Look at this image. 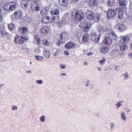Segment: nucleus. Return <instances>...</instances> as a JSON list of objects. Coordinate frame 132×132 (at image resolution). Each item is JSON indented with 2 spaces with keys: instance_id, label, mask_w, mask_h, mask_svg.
Returning a JSON list of instances; mask_svg holds the SVG:
<instances>
[{
  "instance_id": "e2e57ef3",
  "label": "nucleus",
  "mask_w": 132,
  "mask_h": 132,
  "mask_svg": "<svg viewBox=\"0 0 132 132\" xmlns=\"http://www.w3.org/2000/svg\"><path fill=\"white\" fill-rule=\"evenodd\" d=\"M97 70L99 71H101L102 70V69L100 67H98L97 68Z\"/></svg>"
},
{
  "instance_id": "2f4dec72",
  "label": "nucleus",
  "mask_w": 132,
  "mask_h": 132,
  "mask_svg": "<svg viewBox=\"0 0 132 132\" xmlns=\"http://www.w3.org/2000/svg\"><path fill=\"white\" fill-rule=\"evenodd\" d=\"M120 49L121 51H124L127 49V46L125 44H123L120 46Z\"/></svg>"
},
{
  "instance_id": "49530a36",
  "label": "nucleus",
  "mask_w": 132,
  "mask_h": 132,
  "mask_svg": "<svg viewBox=\"0 0 132 132\" xmlns=\"http://www.w3.org/2000/svg\"><path fill=\"white\" fill-rule=\"evenodd\" d=\"M2 9L0 8V22H2L3 20L2 16Z\"/></svg>"
},
{
  "instance_id": "4c0bfd02",
  "label": "nucleus",
  "mask_w": 132,
  "mask_h": 132,
  "mask_svg": "<svg viewBox=\"0 0 132 132\" xmlns=\"http://www.w3.org/2000/svg\"><path fill=\"white\" fill-rule=\"evenodd\" d=\"M45 116H43L39 118V119L41 122H44L45 120Z\"/></svg>"
},
{
  "instance_id": "de8ad7c7",
  "label": "nucleus",
  "mask_w": 132,
  "mask_h": 132,
  "mask_svg": "<svg viewBox=\"0 0 132 132\" xmlns=\"http://www.w3.org/2000/svg\"><path fill=\"white\" fill-rule=\"evenodd\" d=\"M60 67L62 69H65L66 67V66L65 65L61 64L60 65Z\"/></svg>"
},
{
  "instance_id": "3c124183",
  "label": "nucleus",
  "mask_w": 132,
  "mask_h": 132,
  "mask_svg": "<svg viewBox=\"0 0 132 132\" xmlns=\"http://www.w3.org/2000/svg\"><path fill=\"white\" fill-rule=\"evenodd\" d=\"M67 75V74L64 73H60V76L61 77H62L64 76H66Z\"/></svg>"
},
{
  "instance_id": "6ab92c4d",
  "label": "nucleus",
  "mask_w": 132,
  "mask_h": 132,
  "mask_svg": "<svg viewBox=\"0 0 132 132\" xmlns=\"http://www.w3.org/2000/svg\"><path fill=\"white\" fill-rule=\"evenodd\" d=\"M109 36L112 37L113 39L116 40L118 37L116 34L112 31H110L109 33Z\"/></svg>"
},
{
  "instance_id": "c756f323",
  "label": "nucleus",
  "mask_w": 132,
  "mask_h": 132,
  "mask_svg": "<svg viewBox=\"0 0 132 132\" xmlns=\"http://www.w3.org/2000/svg\"><path fill=\"white\" fill-rule=\"evenodd\" d=\"M108 4L109 6H113L115 5L114 0H109L108 3Z\"/></svg>"
},
{
  "instance_id": "bf43d9fd",
  "label": "nucleus",
  "mask_w": 132,
  "mask_h": 132,
  "mask_svg": "<svg viewBox=\"0 0 132 132\" xmlns=\"http://www.w3.org/2000/svg\"><path fill=\"white\" fill-rule=\"evenodd\" d=\"M94 115L97 116V117H98L99 116V113H98V112H95V113H94Z\"/></svg>"
},
{
  "instance_id": "13d9d810",
  "label": "nucleus",
  "mask_w": 132,
  "mask_h": 132,
  "mask_svg": "<svg viewBox=\"0 0 132 132\" xmlns=\"http://www.w3.org/2000/svg\"><path fill=\"white\" fill-rule=\"evenodd\" d=\"M94 54V53L92 52H90L87 54V55L89 56L91 55H92Z\"/></svg>"
},
{
  "instance_id": "0eeeda50",
  "label": "nucleus",
  "mask_w": 132,
  "mask_h": 132,
  "mask_svg": "<svg viewBox=\"0 0 132 132\" xmlns=\"http://www.w3.org/2000/svg\"><path fill=\"white\" fill-rule=\"evenodd\" d=\"M69 33L67 32H64L60 35V39L62 41H67L68 39Z\"/></svg>"
},
{
  "instance_id": "603ef678",
  "label": "nucleus",
  "mask_w": 132,
  "mask_h": 132,
  "mask_svg": "<svg viewBox=\"0 0 132 132\" xmlns=\"http://www.w3.org/2000/svg\"><path fill=\"white\" fill-rule=\"evenodd\" d=\"M64 53L67 55H68L69 54V51L68 50L65 51H64Z\"/></svg>"
},
{
  "instance_id": "bb28decb",
  "label": "nucleus",
  "mask_w": 132,
  "mask_h": 132,
  "mask_svg": "<svg viewBox=\"0 0 132 132\" xmlns=\"http://www.w3.org/2000/svg\"><path fill=\"white\" fill-rule=\"evenodd\" d=\"M119 3L121 6H125L127 3V1L126 0H118Z\"/></svg>"
},
{
  "instance_id": "37998d69",
  "label": "nucleus",
  "mask_w": 132,
  "mask_h": 132,
  "mask_svg": "<svg viewBox=\"0 0 132 132\" xmlns=\"http://www.w3.org/2000/svg\"><path fill=\"white\" fill-rule=\"evenodd\" d=\"M20 37L18 36H16L15 38V41L16 43H19V42Z\"/></svg>"
},
{
  "instance_id": "a19ab883",
  "label": "nucleus",
  "mask_w": 132,
  "mask_h": 132,
  "mask_svg": "<svg viewBox=\"0 0 132 132\" xmlns=\"http://www.w3.org/2000/svg\"><path fill=\"white\" fill-rule=\"evenodd\" d=\"M14 24L12 23L10 24L9 26V28L10 30H11L13 29L14 27Z\"/></svg>"
},
{
  "instance_id": "b1692460",
  "label": "nucleus",
  "mask_w": 132,
  "mask_h": 132,
  "mask_svg": "<svg viewBox=\"0 0 132 132\" xmlns=\"http://www.w3.org/2000/svg\"><path fill=\"white\" fill-rule=\"evenodd\" d=\"M120 41L122 43H127L129 40V38L127 36H122L120 37Z\"/></svg>"
},
{
  "instance_id": "ea45409f",
  "label": "nucleus",
  "mask_w": 132,
  "mask_h": 132,
  "mask_svg": "<svg viewBox=\"0 0 132 132\" xmlns=\"http://www.w3.org/2000/svg\"><path fill=\"white\" fill-rule=\"evenodd\" d=\"M1 34L4 36H8L9 35V34L5 31H3L1 32Z\"/></svg>"
},
{
  "instance_id": "5701e85b",
  "label": "nucleus",
  "mask_w": 132,
  "mask_h": 132,
  "mask_svg": "<svg viewBox=\"0 0 132 132\" xmlns=\"http://www.w3.org/2000/svg\"><path fill=\"white\" fill-rule=\"evenodd\" d=\"M98 31L100 32L99 34L101 35V33H102L107 30V28L105 27H102L100 26L98 27Z\"/></svg>"
},
{
  "instance_id": "a18cd8bd",
  "label": "nucleus",
  "mask_w": 132,
  "mask_h": 132,
  "mask_svg": "<svg viewBox=\"0 0 132 132\" xmlns=\"http://www.w3.org/2000/svg\"><path fill=\"white\" fill-rule=\"evenodd\" d=\"M41 50L40 48H36L35 50V52L37 53H39L41 52Z\"/></svg>"
},
{
  "instance_id": "c85d7f7f",
  "label": "nucleus",
  "mask_w": 132,
  "mask_h": 132,
  "mask_svg": "<svg viewBox=\"0 0 132 132\" xmlns=\"http://www.w3.org/2000/svg\"><path fill=\"white\" fill-rule=\"evenodd\" d=\"M28 39V38L26 37H22L20 38L19 43L22 44L23 43L24 40H27Z\"/></svg>"
},
{
  "instance_id": "a211bd4d",
  "label": "nucleus",
  "mask_w": 132,
  "mask_h": 132,
  "mask_svg": "<svg viewBox=\"0 0 132 132\" xmlns=\"http://www.w3.org/2000/svg\"><path fill=\"white\" fill-rule=\"evenodd\" d=\"M52 52L53 56H56L59 55V54L61 53V50L60 49H54L53 50Z\"/></svg>"
},
{
  "instance_id": "f03ea898",
  "label": "nucleus",
  "mask_w": 132,
  "mask_h": 132,
  "mask_svg": "<svg viewBox=\"0 0 132 132\" xmlns=\"http://www.w3.org/2000/svg\"><path fill=\"white\" fill-rule=\"evenodd\" d=\"M16 6V4L15 3L10 2L5 4L4 8L7 11H12L15 9Z\"/></svg>"
},
{
  "instance_id": "7ed1b4c3",
  "label": "nucleus",
  "mask_w": 132,
  "mask_h": 132,
  "mask_svg": "<svg viewBox=\"0 0 132 132\" xmlns=\"http://www.w3.org/2000/svg\"><path fill=\"white\" fill-rule=\"evenodd\" d=\"M86 15L87 18L90 20H92L95 19L96 15L92 11L87 10L86 12Z\"/></svg>"
},
{
  "instance_id": "f257e3e1",
  "label": "nucleus",
  "mask_w": 132,
  "mask_h": 132,
  "mask_svg": "<svg viewBox=\"0 0 132 132\" xmlns=\"http://www.w3.org/2000/svg\"><path fill=\"white\" fill-rule=\"evenodd\" d=\"M71 16L73 20L77 22L81 20L83 18L84 15L82 12L80 11L74 10L72 12Z\"/></svg>"
},
{
  "instance_id": "6e6552de",
  "label": "nucleus",
  "mask_w": 132,
  "mask_h": 132,
  "mask_svg": "<svg viewBox=\"0 0 132 132\" xmlns=\"http://www.w3.org/2000/svg\"><path fill=\"white\" fill-rule=\"evenodd\" d=\"M91 25L89 21H85L84 23L82 24V27L84 28L85 31L86 32L89 30Z\"/></svg>"
},
{
  "instance_id": "f8f14e48",
  "label": "nucleus",
  "mask_w": 132,
  "mask_h": 132,
  "mask_svg": "<svg viewBox=\"0 0 132 132\" xmlns=\"http://www.w3.org/2000/svg\"><path fill=\"white\" fill-rule=\"evenodd\" d=\"M76 44L74 43L73 42H70L66 44L65 47L68 49H70L72 48H74Z\"/></svg>"
},
{
  "instance_id": "58836bf2",
  "label": "nucleus",
  "mask_w": 132,
  "mask_h": 132,
  "mask_svg": "<svg viewBox=\"0 0 132 132\" xmlns=\"http://www.w3.org/2000/svg\"><path fill=\"white\" fill-rule=\"evenodd\" d=\"M36 83L39 85H41L43 83V81L41 80H36Z\"/></svg>"
},
{
  "instance_id": "cd10ccee",
  "label": "nucleus",
  "mask_w": 132,
  "mask_h": 132,
  "mask_svg": "<svg viewBox=\"0 0 132 132\" xmlns=\"http://www.w3.org/2000/svg\"><path fill=\"white\" fill-rule=\"evenodd\" d=\"M120 117L123 121H125L127 120V118L125 115V112H122L121 113Z\"/></svg>"
},
{
  "instance_id": "69168bd1",
  "label": "nucleus",
  "mask_w": 132,
  "mask_h": 132,
  "mask_svg": "<svg viewBox=\"0 0 132 132\" xmlns=\"http://www.w3.org/2000/svg\"><path fill=\"white\" fill-rule=\"evenodd\" d=\"M129 56H130V57L132 58V52L129 54Z\"/></svg>"
},
{
  "instance_id": "7c9ffc66",
  "label": "nucleus",
  "mask_w": 132,
  "mask_h": 132,
  "mask_svg": "<svg viewBox=\"0 0 132 132\" xmlns=\"http://www.w3.org/2000/svg\"><path fill=\"white\" fill-rule=\"evenodd\" d=\"M34 39L36 40L37 44L39 45L40 44V40L39 38L38 35H36L34 37Z\"/></svg>"
},
{
  "instance_id": "680f3d73",
  "label": "nucleus",
  "mask_w": 132,
  "mask_h": 132,
  "mask_svg": "<svg viewBox=\"0 0 132 132\" xmlns=\"http://www.w3.org/2000/svg\"><path fill=\"white\" fill-rule=\"evenodd\" d=\"M88 64V63L87 62L85 61V62H84V64L86 65H87Z\"/></svg>"
},
{
  "instance_id": "8fccbe9b",
  "label": "nucleus",
  "mask_w": 132,
  "mask_h": 132,
  "mask_svg": "<svg viewBox=\"0 0 132 132\" xmlns=\"http://www.w3.org/2000/svg\"><path fill=\"white\" fill-rule=\"evenodd\" d=\"M125 110L126 111V112L127 113H129L131 111L130 109L129 108L127 107L125 108Z\"/></svg>"
},
{
  "instance_id": "dca6fc26",
  "label": "nucleus",
  "mask_w": 132,
  "mask_h": 132,
  "mask_svg": "<svg viewBox=\"0 0 132 132\" xmlns=\"http://www.w3.org/2000/svg\"><path fill=\"white\" fill-rule=\"evenodd\" d=\"M60 4L61 6H66L69 3V1L68 0H59Z\"/></svg>"
},
{
  "instance_id": "a878e982",
  "label": "nucleus",
  "mask_w": 132,
  "mask_h": 132,
  "mask_svg": "<svg viewBox=\"0 0 132 132\" xmlns=\"http://www.w3.org/2000/svg\"><path fill=\"white\" fill-rule=\"evenodd\" d=\"M89 39V36L87 34L84 35L82 39L83 42H87Z\"/></svg>"
},
{
  "instance_id": "423d86ee",
  "label": "nucleus",
  "mask_w": 132,
  "mask_h": 132,
  "mask_svg": "<svg viewBox=\"0 0 132 132\" xmlns=\"http://www.w3.org/2000/svg\"><path fill=\"white\" fill-rule=\"evenodd\" d=\"M116 28L120 32H122L125 30L126 29V26L122 23H117L116 26Z\"/></svg>"
},
{
  "instance_id": "9b49d317",
  "label": "nucleus",
  "mask_w": 132,
  "mask_h": 132,
  "mask_svg": "<svg viewBox=\"0 0 132 132\" xmlns=\"http://www.w3.org/2000/svg\"><path fill=\"white\" fill-rule=\"evenodd\" d=\"M14 15L15 18L19 19L21 18L22 16L23 15V14L21 11L17 10L14 13Z\"/></svg>"
},
{
  "instance_id": "72a5a7b5",
  "label": "nucleus",
  "mask_w": 132,
  "mask_h": 132,
  "mask_svg": "<svg viewBox=\"0 0 132 132\" xmlns=\"http://www.w3.org/2000/svg\"><path fill=\"white\" fill-rule=\"evenodd\" d=\"M42 42L46 46H48L49 44V42L45 39L42 40Z\"/></svg>"
},
{
  "instance_id": "6e6d98bb",
  "label": "nucleus",
  "mask_w": 132,
  "mask_h": 132,
  "mask_svg": "<svg viewBox=\"0 0 132 132\" xmlns=\"http://www.w3.org/2000/svg\"><path fill=\"white\" fill-rule=\"evenodd\" d=\"M35 10L37 11H38L40 10L39 7V6H37L35 7Z\"/></svg>"
},
{
  "instance_id": "4d7b16f0",
  "label": "nucleus",
  "mask_w": 132,
  "mask_h": 132,
  "mask_svg": "<svg viewBox=\"0 0 132 132\" xmlns=\"http://www.w3.org/2000/svg\"><path fill=\"white\" fill-rule=\"evenodd\" d=\"M89 83L90 81L89 80H88L86 82V84L85 85V86L86 87H87L88 86Z\"/></svg>"
},
{
  "instance_id": "39448f33",
  "label": "nucleus",
  "mask_w": 132,
  "mask_h": 132,
  "mask_svg": "<svg viewBox=\"0 0 132 132\" xmlns=\"http://www.w3.org/2000/svg\"><path fill=\"white\" fill-rule=\"evenodd\" d=\"M116 14L115 11L112 9L109 10L107 13V18L109 19H110L114 17Z\"/></svg>"
},
{
  "instance_id": "1a4fd4ad",
  "label": "nucleus",
  "mask_w": 132,
  "mask_h": 132,
  "mask_svg": "<svg viewBox=\"0 0 132 132\" xmlns=\"http://www.w3.org/2000/svg\"><path fill=\"white\" fill-rule=\"evenodd\" d=\"M19 30L20 32L21 35H23L27 33V28L24 26H20L19 28Z\"/></svg>"
},
{
  "instance_id": "ddd939ff",
  "label": "nucleus",
  "mask_w": 132,
  "mask_h": 132,
  "mask_svg": "<svg viewBox=\"0 0 132 132\" xmlns=\"http://www.w3.org/2000/svg\"><path fill=\"white\" fill-rule=\"evenodd\" d=\"M43 55L46 58H48L51 56L50 52L48 50L44 48L43 50Z\"/></svg>"
},
{
  "instance_id": "2eb2a0df",
  "label": "nucleus",
  "mask_w": 132,
  "mask_h": 132,
  "mask_svg": "<svg viewBox=\"0 0 132 132\" xmlns=\"http://www.w3.org/2000/svg\"><path fill=\"white\" fill-rule=\"evenodd\" d=\"M98 2V0H89V5L91 6H96Z\"/></svg>"
},
{
  "instance_id": "473e14b6",
  "label": "nucleus",
  "mask_w": 132,
  "mask_h": 132,
  "mask_svg": "<svg viewBox=\"0 0 132 132\" xmlns=\"http://www.w3.org/2000/svg\"><path fill=\"white\" fill-rule=\"evenodd\" d=\"M123 102V101H121L118 102L116 105V106H117L116 108L117 109L120 106H122V104Z\"/></svg>"
},
{
  "instance_id": "4468645a",
  "label": "nucleus",
  "mask_w": 132,
  "mask_h": 132,
  "mask_svg": "<svg viewBox=\"0 0 132 132\" xmlns=\"http://www.w3.org/2000/svg\"><path fill=\"white\" fill-rule=\"evenodd\" d=\"M103 42L105 44L108 45H110L112 43L111 39L109 37H105Z\"/></svg>"
},
{
  "instance_id": "79ce46f5",
  "label": "nucleus",
  "mask_w": 132,
  "mask_h": 132,
  "mask_svg": "<svg viewBox=\"0 0 132 132\" xmlns=\"http://www.w3.org/2000/svg\"><path fill=\"white\" fill-rule=\"evenodd\" d=\"M105 61V59L103 58L101 60H99L98 61V62L100 64L102 65H103Z\"/></svg>"
},
{
  "instance_id": "9d476101",
  "label": "nucleus",
  "mask_w": 132,
  "mask_h": 132,
  "mask_svg": "<svg viewBox=\"0 0 132 132\" xmlns=\"http://www.w3.org/2000/svg\"><path fill=\"white\" fill-rule=\"evenodd\" d=\"M21 6L23 9L27 7L29 5V1L28 0H21Z\"/></svg>"
},
{
  "instance_id": "0e129e2a",
  "label": "nucleus",
  "mask_w": 132,
  "mask_h": 132,
  "mask_svg": "<svg viewBox=\"0 0 132 132\" xmlns=\"http://www.w3.org/2000/svg\"><path fill=\"white\" fill-rule=\"evenodd\" d=\"M3 61H4V60H3L2 59V57L0 56V62H3Z\"/></svg>"
},
{
  "instance_id": "864d4df0",
  "label": "nucleus",
  "mask_w": 132,
  "mask_h": 132,
  "mask_svg": "<svg viewBox=\"0 0 132 132\" xmlns=\"http://www.w3.org/2000/svg\"><path fill=\"white\" fill-rule=\"evenodd\" d=\"M17 109V106H15L14 105H13L12 106V110H16Z\"/></svg>"
},
{
  "instance_id": "393cba45",
  "label": "nucleus",
  "mask_w": 132,
  "mask_h": 132,
  "mask_svg": "<svg viewBox=\"0 0 132 132\" xmlns=\"http://www.w3.org/2000/svg\"><path fill=\"white\" fill-rule=\"evenodd\" d=\"M50 17L48 16H46L43 17L42 19V21L45 23H47L50 22Z\"/></svg>"
},
{
  "instance_id": "5fc2aeb1",
  "label": "nucleus",
  "mask_w": 132,
  "mask_h": 132,
  "mask_svg": "<svg viewBox=\"0 0 132 132\" xmlns=\"http://www.w3.org/2000/svg\"><path fill=\"white\" fill-rule=\"evenodd\" d=\"M110 126L112 129H114L115 127V125L113 123H111L110 124Z\"/></svg>"
},
{
  "instance_id": "052dcab7",
  "label": "nucleus",
  "mask_w": 132,
  "mask_h": 132,
  "mask_svg": "<svg viewBox=\"0 0 132 132\" xmlns=\"http://www.w3.org/2000/svg\"><path fill=\"white\" fill-rule=\"evenodd\" d=\"M26 72L27 73H29L30 74H31V73H32V71L30 70L27 71H26Z\"/></svg>"
},
{
  "instance_id": "338daca9",
  "label": "nucleus",
  "mask_w": 132,
  "mask_h": 132,
  "mask_svg": "<svg viewBox=\"0 0 132 132\" xmlns=\"http://www.w3.org/2000/svg\"><path fill=\"white\" fill-rule=\"evenodd\" d=\"M73 2H77L78 0H72Z\"/></svg>"
},
{
  "instance_id": "e433bc0d",
  "label": "nucleus",
  "mask_w": 132,
  "mask_h": 132,
  "mask_svg": "<svg viewBox=\"0 0 132 132\" xmlns=\"http://www.w3.org/2000/svg\"><path fill=\"white\" fill-rule=\"evenodd\" d=\"M35 57L37 60L38 61L42 60L43 59V56L39 55L36 56Z\"/></svg>"
},
{
  "instance_id": "c9c22d12",
  "label": "nucleus",
  "mask_w": 132,
  "mask_h": 132,
  "mask_svg": "<svg viewBox=\"0 0 132 132\" xmlns=\"http://www.w3.org/2000/svg\"><path fill=\"white\" fill-rule=\"evenodd\" d=\"M52 19L55 23H58L59 21L58 17H57L56 18L53 17L52 18Z\"/></svg>"
},
{
  "instance_id": "c03bdc74",
  "label": "nucleus",
  "mask_w": 132,
  "mask_h": 132,
  "mask_svg": "<svg viewBox=\"0 0 132 132\" xmlns=\"http://www.w3.org/2000/svg\"><path fill=\"white\" fill-rule=\"evenodd\" d=\"M127 10V9L126 7H122L119 8V11H122L123 12V13L124 11H126Z\"/></svg>"
},
{
  "instance_id": "09e8293b",
  "label": "nucleus",
  "mask_w": 132,
  "mask_h": 132,
  "mask_svg": "<svg viewBox=\"0 0 132 132\" xmlns=\"http://www.w3.org/2000/svg\"><path fill=\"white\" fill-rule=\"evenodd\" d=\"M124 76H125V77L124 78L125 80H127L128 79V74L127 73H126L124 74Z\"/></svg>"
},
{
  "instance_id": "4be33fe9",
  "label": "nucleus",
  "mask_w": 132,
  "mask_h": 132,
  "mask_svg": "<svg viewBox=\"0 0 132 132\" xmlns=\"http://www.w3.org/2000/svg\"><path fill=\"white\" fill-rule=\"evenodd\" d=\"M49 29L47 26H44L41 29V31L45 35L48 31Z\"/></svg>"
},
{
  "instance_id": "20e7f679",
  "label": "nucleus",
  "mask_w": 132,
  "mask_h": 132,
  "mask_svg": "<svg viewBox=\"0 0 132 132\" xmlns=\"http://www.w3.org/2000/svg\"><path fill=\"white\" fill-rule=\"evenodd\" d=\"M100 34H97L96 33H92L91 35V40L93 42L98 43Z\"/></svg>"
},
{
  "instance_id": "774afa93",
  "label": "nucleus",
  "mask_w": 132,
  "mask_h": 132,
  "mask_svg": "<svg viewBox=\"0 0 132 132\" xmlns=\"http://www.w3.org/2000/svg\"><path fill=\"white\" fill-rule=\"evenodd\" d=\"M3 85H1L0 84V89L2 87Z\"/></svg>"
},
{
  "instance_id": "aec40b11",
  "label": "nucleus",
  "mask_w": 132,
  "mask_h": 132,
  "mask_svg": "<svg viewBox=\"0 0 132 132\" xmlns=\"http://www.w3.org/2000/svg\"><path fill=\"white\" fill-rule=\"evenodd\" d=\"M59 9H55L52 10L51 12V14L52 15H58L60 13Z\"/></svg>"
},
{
  "instance_id": "f704fd0d",
  "label": "nucleus",
  "mask_w": 132,
  "mask_h": 132,
  "mask_svg": "<svg viewBox=\"0 0 132 132\" xmlns=\"http://www.w3.org/2000/svg\"><path fill=\"white\" fill-rule=\"evenodd\" d=\"M118 17L120 20L122 19L123 18V14L122 11H119Z\"/></svg>"
},
{
  "instance_id": "412c9836",
  "label": "nucleus",
  "mask_w": 132,
  "mask_h": 132,
  "mask_svg": "<svg viewBox=\"0 0 132 132\" xmlns=\"http://www.w3.org/2000/svg\"><path fill=\"white\" fill-rule=\"evenodd\" d=\"M48 7H46L42 10L40 11V14L43 16L47 15L48 14Z\"/></svg>"
},
{
  "instance_id": "f3484780",
  "label": "nucleus",
  "mask_w": 132,
  "mask_h": 132,
  "mask_svg": "<svg viewBox=\"0 0 132 132\" xmlns=\"http://www.w3.org/2000/svg\"><path fill=\"white\" fill-rule=\"evenodd\" d=\"M109 50V47H103L100 49V51L103 54L108 53Z\"/></svg>"
}]
</instances>
